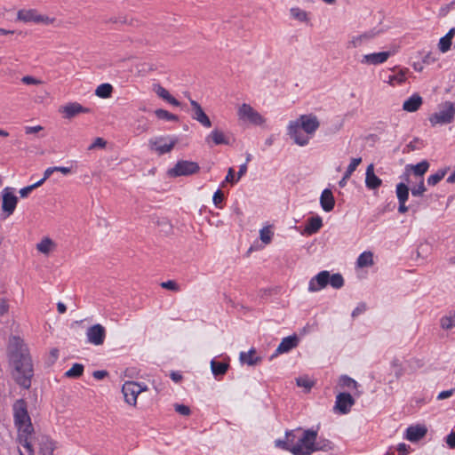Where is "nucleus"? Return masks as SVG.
Segmentation results:
<instances>
[{"instance_id": "1", "label": "nucleus", "mask_w": 455, "mask_h": 455, "mask_svg": "<svg viewBox=\"0 0 455 455\" xmlns=\"http://www.w3.org/2000/svg\"><path fill=\"white\" fill-rule=\"evenodd\" d=\"M8 356L14 380L19 386L28 389L34 369L28 348L20 337L12 336L10 339Z\"/></svg>"}, {"instance_id": "2", "label": "nucleus", "mask_w": 455, "mask_h": 455, "mask_svg": "<svg viewBox=\"0 0 455 455\" xmlns=\"http://www.w3.org/2000/svg\"><path fill=\"white\" fill-rule=\"evenodd\" d=\"M320 126L316 116L313 114L301 115L294 121H291L287 126V134L293 141L304 147L309 143L312 137Z\"/></svg>"}, {"instance_id": "3", "label": "nucleus", "mask_w": 455, "mask_h": 455, "mask_svg": "<svg viewBox=\"0 0 455 455\" xmlns=\"http://www.w3.org/2000/svg\"><path fill=\"white\" fill-rule=\"evenodd\" d=\"M12 409L14 423L18 428L19 443L26 448L29 454H32L34 451L30 439L34 429L28 412L27 403L23 399L17 400Z\"/></svg>"}, {"instance_id": "4", "label": "nucleus", "mask_w": 455, "mask_h": 455, "mask_svg": "<svg viewBox=\"0 0 455 455\" xmlns=\"http://www.w3.org/2000/svg\"><path fill=\"white\" fill-rule=\"evenodd\" d=\"M316 438L317 431L305 430L297 443L292 445L291 453L293 455H311L316 451L324 450L325 446H320L319 443H316Z\"/></svg>"}, {"instance_id": "5", "label": "nucleus", "mask_w": 455, "mask_h": 455, "mask_svg": "<svg viewBox=\"0 0 455 455\" xmlns=\"http://www.w3.org/2000/svg\"><path fill=\"white\" fill-rule=\"evenodd\" d=\"M455 115V106L451 101H446L442 108L429 117L432 125L447 124L452 122Z\"/></svg>"}, {"instance_id": "6", "label": "nucleus", "mask_w": 455, "mask_h": 455, "mask_svg": "<svg viewBox=\"0 0 455 455\" xmlns=\"http://www.w3.org/2000/svg\"><path fill=\"white\" fill-rule=\"evenodd\" d=\"M148 389L146 385L139 384L134 381H126L122 387V393L124 397V401L132 406L137 404L138 395Z\"/></svg>"}, {"instance_id": "7", "label": "nucleus", "mask_w": 455, "mask_h": 455, "mask_svg": "<svg viewBox=\"0 0 455 455\" xmlns=\"http://www.w3.org/2000/svg\"><path fill=\"white\" fill-rule=\"evenodd\" d=\"M237 116L240 120L254 125H262L266 122V119L257 110L246 103H243L238 108Z\"/></svg>"}, {"instance_id": "8", "label": "nucleus", "mask_w": 455, "mask_h": 455, "mask_svg": "<svg viewBox=\"0 0 455 455\" xmlns=\"http://www.w3.org/2000/svg\"><path fill=\"white\" fill-rule=\"evenodd\" d=\"M200 167L193 161L180 160L168 171L170 177L188 176L199 172Z\"/></svg>"}, {"instance_id": "9", "label": "nucleus", "mask_w": 455, "mask_h": 455, "mask_svg": "<svg viewBox=\"0 0 455 455\" xmlns=\"http://www.w3.org/2000/svg\"><path fill=\"white\" fill-rule=\"evenodd\" d=\"M17 20L25 23H44L52 24L54 21L53 18L42 15L38 13L36 9H21L17 12Z\"/></svg>"}, {"instance_id": "10", "label": "nucleus", "mask_w": 455, "mask_h": 455, "mask_svg": "<svg viewBox=\"0 0 455 455\" xmlns=\"http://www.w3.org/2000/svg\"><path fill=\"white\" fill-rule=\"evenodd\" d=\"M177 140L169 137H156L148 141L149 148L156 151L158 155H164L172 150Z\"/></svg>"}, {"instance_id": "11", "label": "nucleus", "mask_w": 455, "mask_h": 455, "mask_svg": "<svg viewBox=\"0 0 455 455\" xmlns=\"http://www.w3.org/2000/svg\"><path fill=\"white\" fill-rule=\"evenodd\" d=\"M86 337L89 343L100 346L105 341L106 329L101 324L96 323L87 329Z\"/></svg>"}, {"instance_id": "12", "label": "nucleus", "mask_w": 455, "mask_h": 455, "mask_svg": "<svg viewBox=\"0 0 455 455\" xmlns=\"http://www.w3.org/2000/svg\"><path fill=\"white\" fill-rule=\"evenodd\" d=\"M355 404V399L349 393H339L336 396L334 409L341 414H347Z\"/></svg>"}, {"instance_id": "13", "label": "nucleus", "mask_w": 455, "mask_h": 455, "mask_svg": "<svg viewBox=\"0 0 455 455\" xmlns=\"http://www.w3.org/2000/svg\"><path fill=\"white\" fill-rule=\"evenodd\" d=\"M330 273L323 270L312 277L308 283V291L310 292L318 291L327 286L329 283Z\"/></svg>"}, {"instance_id": "14", "label": "nucleus", "mask_w": 455, "mask_h": 455, "mask_svg": "<svg viewBox=\"0 0 455 455\" xmlns=\"http://www.w3.org/2000/svg\"><path fill=\"white\" fill-rule=\"evenodd\" d=\"M390 56V52L368 53L362 57L360 62L364 65H379L386 62Z\"/></svg>"}, {"instance_id": "15", "label": "nucleus", "mask_w": 455, "mask_h": 455, "mask_svg": "<svg viewBox=\"0 0 455 455\" xmlns=\"http://www.w3.org/2000/svg\"><path fill=\"white\" fill-rule=\"evenodd\" d=\"M18 197L12 193L8 191V188L4 190L2 210L6 213V217L12 215L16 208Z\"/></svg>"}, {"instance_id": "16", "label": "nucleus", "mask_w": 455, "mask_h": 455, "mask_svg": "<svg viewBox=\"0 0 455 455\" xmlns=\"http://www.w3.org/2000/svg\"><path fill=\"white\" fill-rule=\"evenodd\" d=\"M190 104L193 110L192 118L199 122L204 127H211L212 122L208 116L204 113L200 104L194 100H190Z\"/></svg>"}, {"instance_id": "17", "label": "nucleus", "mask_w": 455, "mask_h": 455, "mask_svg": "<svg viewBox=\"0 0 455 455\" xmlns=\"http://www.w3.org/2000/svg\"><path fill=\"white\" fill-rule=\"evenodd\" d=\"M60 111L64 115L65 118L71 119L81 113H88L90 110L89 108H84L78 102H71L62 106Z\"/></svg>"}, {"instance_id": "18", "label": "nucleus", "mask_w": 455, "mask_h": 455, "mask_svg": "<svg viewBox=\"0 0 455 455\" xmlns=\"http://www.w3.org/2000/svg\"><path fill=\"white\" fill-rule=\"evenodd\" d=\"M382 185V180L374 173V165L371 164L366 168L365 186L370 190L378 189Z\"/></svg>"}, {"instance_id": "19", "label": "nucleus", "mask_w": 455, "mask_h": 455, "mask_svg": "<svg viewBox=\"0 0 455 455\" xmlns=\"http://www.w3.org/2000/svg\"><path fill=\"white\" fill-rule=\"evenodd\" d=\"M427 432V428L423 425L410 426L406 429V439L410 442H417L423 438Z\"/></svg>"}, {"instance_id": "20", "label": "nucleus", "mask_w": 455, "mask_h": 455, "mask_svg": "<svg viewBox=\"0 0 455 455\" xmlns=\"http://www.w3.org/2000/svg\"><path fill=\"white\" fill-rule=\"evenodd\" d=\"M298 345V338L296 335L288 336L283 338L281 343L278 345L275 353L272 355L275 356L278 354L287 353Z\"/></svg>"}, {"instance_id": "21", "label": "nucleus", "mask_w": 455, "mask_h": 455, "mask_svg": "<svg viewBox=\"0 0 455 455\" xmlns=\"http://www.w3.org/2000/svg\"><path fill=\"white\" fill-rule=\"evenodd\" d=\"M239 360L243 364L254 366L259 364L262 361V358L257 355L256 349L252 347L248 352H241Z\"/></svg>"}, {"instance_id": "22", "label": "nucleus", "mask_w": 455, "mask_h": 455, "mask_svg": "<svg viewBox=\"0 0 455 455\" xmlns=\"http://www.w3.org/2000/svg\"><path fill=\"white\" fill-rule=\"evenodd\" d=\"M320 204L322 209L326 212L333 210L335 199L331 189L325 188L323 190L320 196Z\"/></svg>"}, {"instance_id": "23", "label": "nucleus", "mask_w": 455, "mask_h": 455, "mask_svg": "<svg viewBox=\"0 0 455 455\" xmlns=\"http://www.w3.org/2000/svg\"><path fill=\"white\" fill-rule=\"evenodd\" d=\"M153 91L156 92V94L163 99L164 100L167 101L172 106L179 107L180 105V101L177 100L174 97H172L170 92L164 88L159 84H156L153 85Z\"/></svg>"}, {"instance_id": "24", "label": "nucleus", "mask_w": 455, "mask_h": 455, "mask_svg": "<svg viewBox=\"0 0 455 455\" xmlns=\"http://www.w3.org/2000/svg\"><path fill=\"white\" fill-rule=\"evenodd\" d=\"M422 98L415 93L403 102V109L407 112H415L422 105Z\"/></svg>"}, {"instance_id": "25", "label": "nucleus", "mask_w": 455, "mask_h": 455, "mask_svg": "<svg viewBox=\"0 0 455 455\" xmlns=\"http://www.w3.org/2000/svg\"><path fill=\"white\" fill-rule=\"evenodd\" d=\"M375 36L373 32H365L362 35L353 36L351 40L348 42L347 47L357 48L360 47L370 40H371Z\"/></svg>"}, {"instance_id": "26", "label": "nucleus", "mask_w": 455, "mask_h": 455, "mask_svg": "<svg viewBox=\"0 0 455 455\" xmlns=\"http://www.w3.org/2000/svg\"><path fill=\"white\" fill-rule=\"evenodd\" d=\"M323 227V220L319 216L311 217L307 220L305 232L308 235L315 234Z\"/></svg>"}, {"instance_id": "27", "label": "nucleus", "mask_w": 455, "mask_h": 455, "mask_svg": "<svg viewBox=\"0 0 455 455\" xmlns=\"http://www.w3.org/2000/svg\"><path fill=\"white\" fill-rule=\"evenodd\" d=\"M55 248L56 243L49 237L43 238L40 243L36 244L37 251L45 255H48Z\"/></svg>"}, {"instance_id": "28", "label": "nucleus", "mask_w": 455, "mask_h": 455, "mask_svg": "<svg viewBox=\"0 0 455 455\" xmlns=\"http://www.w3.org/2000/svg\"><path fill=\"white\" fill-rule=\"evenodd\" d=\"M455 35V28L449 30V32L439 40L438 47L442 52H446L451 49V41Z\"/></svg>"}, {"instance_id": "29", "label": "nucleus", "mask_w": 455, "mask_h": 455, "mask_svg": "<svg viewBox=\"0 0 455 455\" xmlns=\"http://www.w3.org/2000/svg\"><path fill=\"white\" fill-rule=\"evenodd\" d=\"M228 367L229 364L228 363L218 362L214 359L211 361V370L215 377L223 376L224 374H226V372L228 370Z\"/></svg>"}, {"instance_id": "30", "label": "nucleus", "mask_w": 455, "mask_h": 455, "mask_svg": "<svg viewBox=\"0 0 455 455\" xmlns=\"http://www.w3.org/2000/svg\"><path fill=\"white\" fill-rule=\"evenodd\" d=\"M212 139L213 143L215 145H228L229 144V140L228 138H226L225 134L218 130V129H214L213 131H212V132L209 134V136L207 137L206 140Z\"/></svg>"}, {"instance_id": "31", "label": "nucleus", "mask_w": 455, "mask_h": 455, "mask_svg": "<svg viewBox=\"0 0 455 455\" xmlns=\"http://www.w3.org/2000/svg\"><path fill=\"white\" fill-rule=\"evenodd\" d=\"M440 326L443 330H451L455 327V311H450L440 319Z\"/></svg>"}, {"instance_id": "32", "label": "nucleus", "mask_w": 455, "mask_h": 455, "mask_svg": "<svg viewBox=\"0 0 455 455\" xmlns=\"http://www.w3.org/2000/svg\"><path fill=\"white\" fill-rule=\"evenodd\" d=\"M54 448V443L51 439L48 437L42 438L39 449L41 455H52Z\"/></svg>"}, {"instance_id": "33", "label": "nucleus", "mask_w": 455, "mask_h": 455, "mask_svg": "<svg viewBox=\"0 0 455 455\" xmlns=\"http://www.w3.org/2000/svg\"><path fill=\"white\" fill-rule=\"evenodd\" d=\"M356 264L359 267H371L373 265V254L371 251H363L357 258Z\"/></svg>"}, {"instance_id": "34", "label": "nucleus", "mask_w": 455, "mask_h": 455, "mask_svg": "<svg viewBox=\"0 0 455 455\" xmlns=\"http://www.w3.org/2000/svg\"><path fill=\"white\" fill-rule=\"evenodd\" d=\"M113 87L110 84H101L95 91V94L102 99H107L111 96Z\"/></svg>"}, {"instance_id": "35", "label": "nucleus", "mask_w": 455, "mask_h": 455, "mask_svg": "<svg viewBox=\"0 0 455 455\" xmlns=\"http://www.w3.org/2000/svg\"><path fill=\"white\" fill-rule=\"evenodd\" d=\"M395 193L398 201L407 202L409 198V188L406 184L402 182L398 183L396 185Z\"/></svg>"}, {"instance_id": "36", "label": "nucleus", "mask_w": 455, "mask_h": 455, "mask_svg": "<svg viewBox=\"0 0 455 455\" xmlns=\"http://www.w3.org/2000/svg\"><path fill=\"white\" fill-rule=\"evenodd\" d=\"M447 171H448V168L440 169L435 174L430 175L427 178V184L430 186L436 185L438 182H440L444 178V176L447 173Z\"/></svg>"}, {"instance_id": "37", "label": "nucleus", "mask_w": 455, "mask_h": 455, "mask_svg": "<svg viewBox=\"0 0 455 455\" xmlns=\"http://www.w3.org/2000/svg\"><path fill=\"white\" fill-rule=\"evenodd\" d=\"M84 365L81 363H74L73 366L66 371L65 376L68 378H79L83 375Z\"/></svg>"}, {"instance_id": "38", "label": "nucleus", "mask_w": 455, "mask_h": 455, "mask_svg": "<svg viewBox=\"0 0 455 455\" xmlns=\"http://www.w3.org/2000/svg\"><path fill=\"white\" fill-rule=\"evenodd\" d=\"M291 15L293 19L301 21L306 22L308 20L307 13L304 10L299 8V7H293L291 9Z\"/></svg>"}, {"instance_id": "39", "label": "nucleus", "mask_w": 455, "mask_h": 455, "mask_svg": "<svg viewBox=\"0 0 455 455\" xmlns=\"http://www.w3.org/2000/svg\"><path fill=\"white\" fill-rule=\"evenodd\" d=\"M429 164L427 161H422L416 165H411V168L416 176L422 177L428 170Z\"/></svg>"}, {"instance_id": "40", "label": "nucleus", "mask_w": 455, "mask_h": 455, "mask_svg": "<svg viewBox=\"0 0 455 455\" xmlns=\"http://www.w3.org/2000/svg\"><path fill=\"white\" fill-rule=\"evenodd\" d=\"M406 72L403 70L399 71L397 74H394L388 76V83L391 85L401 84L406 79Z\"/></svg>"}, {"instance_id": "41", "label": "nucleus", "mask_w": 455, "mask_h": 455, "mask_svg": "<svg viewBox=\"0 0 455 455\" xmlns=\"http://www.w3.org/2000/svg\"><path fill=\"white\" fill-rule=\"evenodd\" d=\"M155 115L159 119H164L167 121H178V116L176 115H173L167 110L158 108L155 110Z\"/></svg>"}, {"instance_id": "42", "label": "nucleus", "mask_w": 455, "mask_h": 455, "mask_svg": "<svg viewBox=\"0 0 455 455\" xmlns=\"http://www.w3.org/2000/svg\"><path fill=\"white\" fill-rule=\"evenodd\" d=\"M329 283L334 289H340L344 285L343 276L339 273L330 275Z\"/></svg>"}, {"instance_id": "43", "label": "nucleus", "mask_w": 455, "mask_h": 455, "mask_svg": "<svg viewBox=\"0 0 455 455\" xmlns=\"http://www.w3.org/2000/svg\"><path fill=\"white\" fill-rule=\"evenodd\" d=\"M259 235L261 242L265 244H268L272 240L273 232L269 228L266 227L260 229Z\"/></svg>"}, {"instance_id": "44", "label": "nucleus", "mask_w": 455, "mask_h": 455, "mask_svg": "<svg viewBox=\"0 0 455 455\" xmlns=\"http://www.w3.org/2000/svg\"><path fill=\"white\" fill-rule=\"evenodd\" d=\"M339 385L343 387H356L357 383L350 377L344 375L339 379Z\"/></svg>"}, {"instance_id": "45", "label": "nucleus", "mask_w": 455, "mask_h": 455, "mask_svg": "<svg viewBox=\"0 0 455 455\" xmlns=\"http://www.w3.org/2000/svg\"><path fill=\"white\" fill-rule=\"evenodd\" d=\"M296 383L299 387H305L307 390H309L313 386V382L307 377L296 379Z\"/></svg>"}, {"instance_id": "46", "label": "nucleus", "mask_w": 455, "mask_h": 455, "mask_svg": "<svg viewBox=\"0 0 455 455\" xmlns=\"http://www.w3.org/2000/svg\"><path fill=\"white\" fill-rule=\"evenodd\" d=\"M161 287L164 289L173 291H180L179 284L173 280H168L166 282L161 283Z\"/></svg>"}, {"instance_id": "47", "label": "nucleus", "mask_w": 455, "mask_h": 455, "mask_svg": "<svg viewBox=\"0 0 455 455\" xmlns=\"http://www.w3.org/2000/svg\"><path fill=\"white\" fill-rule=\"evenodd\" d=\"M427 190L423 179L420 180V182L418 184L416 188H413L411 189V194L413 196H420L424 194V192Z\"/></svg>"}, {"instance_id": "48", "label": "nucleus", "mask_w": 455, "mask_h": 455, "mask_svg": "<svg viewBox=\"0 0 455 455\" xmlns=\"http://www.w3.org/2000/svg\"><path fill=\"white\" fill-rule=\"evenodd\" d=\"M21 82L25 84H28V85H39V84H43V81L36 78V77H33L31 76H25L21 78Z\"/></svg>"}, {"instance_id": "49", "label": "nucleus", "mask_w": 455, "mask_h": 455, "mask_svg": "<svg viewBox=\"0 0 455 455\" xmlns=\"http://www.w3.org/2000/svg\"><path fill=\"white\" fill-rule=\"evenodd\" d=\"M275 445L285 451L291 452L292 445L289 444V441L285 437V440L277 439L275 441Z\"/></svg>"}, {"instance_id": "50", "label": "nucleus", "mask_w": 455, "mask_h": 455, "mask_svg": "<svg viewBox=\"0 0 455 455\" xmlns=\"http://www.w3.org/2000/svg\"><path fill=\"white\" fill-rule=\"evenodd\" d=\"M107 141L102 138H96L94 141L89 146L88 149L92 150L95 148H104L106 147Z\"/></svg>"}, {"instance_id": "51", "label": "nucleus", "mask_w": 455, "mask_h": 455, "mask_svg": "<svg viewBox=\"0 0 455 455\" xmlns=\"http://www.w3.org/2000/svg\"><path fill=\"white\" fill-rule=\"evenodd\" d=\"M366 304L363 302H361L357 305V307L353 310L352 312V317H357L361 314L364 313L366 311Z\"/></svg>"}, {"instance_id": "52", "label": "nucleus", "mask_w": 455, "mask_h": 455, "mask_svg": "<svg viewBox=\"0 0 455 455\" xmlns=\"http://www.w3.org/2000/svg\"><path fill=\"white\" fill-rule=\"evenodd\" d=\"M224 200V194L220 189H218L212 197L213 204L219 207V205L223 202Z\"/></svg>"}, {"instance_id": "53", "label": "nucleus", "mask_w": 455, "mask_h": 455, "mask_svg": "<svg viewBox=\"0 0 455 455\" xmlns=\"http://www.w3.org/2000/svg\"><path fill=\"white\" fill-rule=\"evenodd\" d=\"M175 411L183 416H188L191 412L189 407L184 404H176Z\"/></svg>"}, {"instance_id": "54", "label": "nucleus", "mask_w": 455, "mask_h": 455, "mask_svg": "<svg viewBox=\"0 0 455 455\" xmlns=\"http://www.w3.org/2000/svg\"><path fill=\"white\" fill-rule=\"evenodd\" d=\"M239 180H237V177L235 178V171L233 168H229L228 171V174L225 178V181L224 182H228V183H230V184H235Z\"/></svg>"}, {"instance_id": "55", "label": "nucleus", "mask_w": 455, "mask_h": 455, "mask_svg": "<svg viewBox=\"0 0 455 455\" xmlns=\"http://www.w3.org/2000/svg\"><path fill=\"white\" fill-rule=\"evenodd\" d=\"M149 129V125L146 121H143L142 124H139L135 128L136 134H141L143 132H147Z\"/></svg>"}, {"instance_id": "56", "label": "nucleus", "mask_w": 455, "mask_h": 455, "mask_svg": "<svg viewBox=\"0 0 455 455\" xmlns=\"http://www.w3.org/2000/svg\"><path fill=\"white\" fill-rule=\"evenodd\" d=\"M9 305L5 299H0V316L8 313Z\"/></svg>"}, {"instance_id": "57", "label": "nucleus", "mask_w": 455, "mask_h": 455, "mask_svg": "<svg viewBox=\"0 0 455 455\" xmlns=\"http://www.w3.org/2000/svg\"><path fill=\"white\" fill-rule=\"evenodd\" d=\"M361 163L362 157L353 158L350 164H348L347 168L354 172Z\"/></svg>"}, {"instance_id": "58", "label": "nucleus", "mask_w": 455, "mask_h": 455, "mask_svg": "<svg viewBox=\"0 0 455 455\" xmlns=\"http://www.w3.org/2000/svg\"><path fill=\"white\" fill-rule=\"evenodd\" d=\"M446 443L449 445L450 448H455V432H451L447 435Z\"/></svg>"}, {"instance_id": "59", "label": "nucleus", "mask_w": 455, "mask_h": 455, "mask_svg": "<svg viewBox=\"0 0 455 455\" xmlns=\"http://www.w3.org/2000/svg\"><path fill=\"white\" fill-rule=\"evenodd\" d=\"M420 141L419 139H414L413 140H411L408 145L407 147L414 151V150H419L420 148Z\"/></svg>"}, {"instance_id": "60", "label": "nucleus", "mask_w": 455, "mask_h": 455, "mask_svg": "<svg viewBox=\"0 0 455 455\" xmlns=\"http://www.w3.org/2000/svg\"><path fill=\"white\" fill-rule=\"evenodd\" d=\"M43 130V127L40 126V125H36V126H27L25 128V132L27 134H32V133H36L40 131Z\"/></svg>"}, {"instance_id": "61", "label": "nucleus", "mask_w": 455, "mask_h": 455, "mask_svg": "<svg viewBox=\"0 0 455 455\" xmlns=\"http://www.w3.org/2000/svg\"><path fill=\"white\" fill-rule=\"evenodd\" d=\"M452 394H453V390L452 389L442 391L437 395V399L438 400H443V399L449 398L450 396L452 395Z\"/></svg>"}, {"instance_id": "62", "label": "nucleus", "mask_w": 455, "mask_h": 455, "mask_svg": "<svg viewBox=\"0 0 455 455\" xmlns=\"http://www.w3.org/2000/svg\"><path fill=\"white\" fill-rule=\"evenodd\" d=\"M392 366L395 368V376L398 378L402 375V367L398 363V360H394L392 362Z\"/></svg>"}, {"instance_id": "63", "label": "nucleus", "mask_w": 455, "mask_h": 455, "mask_svg": "<svg viewBox=\"0 0 455 455\" xmlns=\"http://www.w3.org/2000/svg\"><path fill=\"white\" fill-rule=\"evenodd\" d=\"M108 371H95L93 373H92V376L94 379H104L106 376H108Z\"/></svg>"}, {"instance_id": "64", "label": "nucleus", "mask_w": 455, "mask_h": 455, "mask_svg": "<svg viewBox=\"0 0 455 455\" xmlns=\"http://www.w3.org/2000/svg\"><path fill=\"white\" fill-rule=\"evenodd\" d=\"M33 190V187L28 186L20 190V195L21 197H27Z\"/></svg>"}]
</instances>
